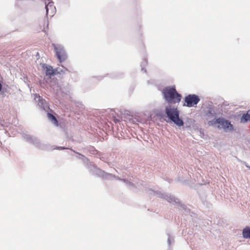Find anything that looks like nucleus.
Here are the masks:
<instances>
[{
	"instance_id": "1",
	"label": "nucleus",
	"mask_w": 250,
	"mask_h": 250,
	"mask_svg": "<svg viewBox=\"0 0 250 250\" xmlns=\"http://www.w3.org/2000/svg\"><path fill=\"white\" fill-rule=\"evenodd\" d=\"M163 94L166 100L169 103L176 104L179 103L181 95L179 94L175 87H167L163 90Z\"/></svg>"
},
{
	"instance_id": "2",
	"label": "nucleus",
	"mask_w": 250,
	"mask_h": 250,
	"mask_svg": "<svg viewBox=\"0 0 250 250\" xmlns=\"http://www.w3.org/2000/svg\"><path fill=\"white\" fill-rule=\"evenodd\" d=\"M165 111L168 118L177 125L181 126L184 125L183 120L179 118V111L177 108L168 106L166 107Z\"/></svg>"
},
{
	"instance_id": "3",
	"label": "nucleus",
	"mask_w": 250,
	"mask_h": 250,
	"mask_svg": "<svg viewBox=\"0 0 250 250\" xmlns=\"http://www.w3.org/2000/svg\"><path fill=\"white\" fill-rule=\"evenodd\" d=\"M200 101L199 97L195 94H189L185 98L184 106L192 107L196 105Z\"/></svg>"
},
{
	"instance_id": "4",
	"label": "nucleus",
	"mask_w": 250,
	"mask_h": 250,
	"mask_svg": "<svg viewBox=\"0 0 250 250\" xmlns=\"http://www.w3.org/2000/svg\"><path fill=\"white\" fill-rule=\"evenodd\" d=\"M213 122L214 124H218L217 127L219 128H223L225 130L233 129V126L230 123L224 118H218Z\"/></svg>"
},
{
	"instance_id": "5",
	"label": "nucleus",
	"mask_w": 250,
	"mask_h": 250,
	"mask_svg": "<svg viewBox=\"0 0 250 250\" xmlns=\"http://www.w3.org/2000/svg\"><path fill=\"white\" fill-rule=\"evenodd\" d=\"M53 45L54 47L55 51L60 62L64 61L66 59L67 56L63 47L59 44H53Z\"/></svg>"
},
{
	"instance_id": "6",
	"label": "nucleus",
	"mask_w": 250,
	"mask_h": 250,
	"mask_svg": "<svg viewBox=\"0 0 250 250\" xmlns=\"http://www.w3.org/2000/svg\"><path fill=\"white\" fill-rule=\"evenodd\" d=\"M46 15L52 17L56 13V8L54 5V3L52 2H49L45 6Z\"/></svg>"
},
{
	"instance_id": "7",
	"label": "nucleus",
	"mask_w": 250,
	"mask_h": 250,
	"mask_svg": "<svg viewBox=\"0 0 250 250\" xmlns=\"http://www.w3.org/2000/svg\"><path fill=\"white\" fill-rule=\"evenodd\" d=\"M243 236L245 238H250V228L246 227L243 230Z\"/></svg>"
},
{
	"instance_id": "8",
	"label": "nucleus",
	"mask_w": 250,
	"mask_h": 250,
	"mask_svg": "<svg viewBox=\"0 0 250 250\" xmlns=\"http://www.w3.org/2000/svg\"><path fill=\"white\" fill-rule=\"evenodd\" d=\"M249 121H250V112L249 111L243 115L241 119V122L246 123Z\"/></svg>"
},
{
	"instance_id": "9",
	"label": "nucleus",
	"mask_w": 250,
	"mask_h": 250,
	"mask_svg": "<svg viewBox=\"0 0 250 250\" xmlns=\"http://www.w3.org/2000/svg\"><path fill=\"white\" fill-rule=\"evenodd\" d=\"M47 117L48 119L53 122L54 124L58 125V121L56 117L51 113L47 114Z\"/></svg>"
},
{
	"instance_id": "10",
	"label": "nucleus",
	"mask_w": 250,
	"mask_h": 250,
	"mask_svg": "<svg viewBox=\"0 0 250 250\" xmlns=\"http://www.w3.org/2000/svg\"><path fill=\"white\" fill-rule=\"evenodd\" d=\"M46 74L47 75H52L54 74V70L52 67L49 66L46 68Z\"/></svg>"
},
{
	"instance_id": "11",
	"label": "nucleus",
	"mask_w": 250,
	"mask_h": 250,
	"mask_svg": "<svg viewBox=\"0 0 250 250\" xmlns=\"http://www.w3.org/2000/svg\"><path fill=\"white\" fill-rule=\"evenodd\" d=\"M2 89V85L0 83V91Z\"/></svg>"
}]
</instances>
